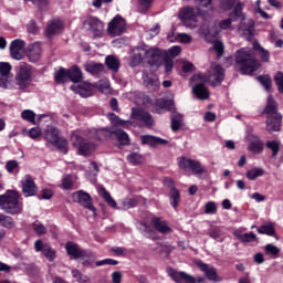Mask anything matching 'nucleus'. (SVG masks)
Here are the masks:
<instances>
[{"instance_id":"nucleus-1","label":"nucleus","mask_w":283,"mask_h":283,"mask_svg":"<svg viewBox=\"0 0 283 283\" xmlns=\"http://www.w3.org/2000/svg\"><path fill=\"white\" fill-rule=\"evenodd\" d=\"M235 62L240 65L241 74H253L260 70V62L255 60L251 49H242L235 54Z\"/></svg>"},{"instance_id":"nucleus-2","label":"nucleus","mask_w":283,"mask_h":283,"mask_svg":"<svg viewBox=\"0 0 283 283\" xmlns=\"http://www.w3.org/2000/svg\"><path fill=\"white\" fill-rule=\"evenodd\" d=\"M160 59H163V50L138 46L134 50L133 63L138 65V63H148V65H156Z\"/></svg>"},{"instance_id":"nucleus-3","label":"nucleus","mask_w":283,"mask_h":283,"mask_svg":"<svg viewBox=\"0 0 283 283\" xmlns=\"http://www.w3.org/2000/svg\"><path fill=\"white\" fill-rule=\"evenodd\" d=\"M0 209L10 216H17L23 211V203L19 201V193L14 190H8L0 195Z\"/></svg>"},{"instance_id":"nucleus-4","label":"nucleus","mask_w":283,"mask_h":283,"mask_svg":"<svg viewBox=\"0 0 283 283\" xmlns=\"http://www.w3.org/2000/svg\"><path fill=\"white\" fill-rule=\"evenodd\" d=\"M92 87H96L99 92H102V94H109V92H112L109 80L106 78L99 80L93 85L87 82L78 85H72L70 90L75 92V94H80L82 98H90V96H92Z\"/></svg>"},{"instance_id":"nucleus-5","label":"nucleus","mask_w":283,"mask_h":283,"mask_svg":"<svg viewBox=\"0 0 283 283\" xmlns=\"http://www.w3.org/2000/svg\"><path fill=\"white\" fill-rule=\"evenodd\" d=\"M235 21L233 17L230 15L229 19L222 20L218 23V27L209 28V22H205L201 27H199V35L205 38L207 43H211L216 36L222 32V30H229L231 24Z\"/></svg>"},{"instance_id":"nucleus-6","label":"nucleus","mask_w":283,"mask_h":283,"mask_svg":"<svg viewBox=\"0 0 283 283\" xmlns=\"http://www.w3.org/2000/svg\"><path fill=\"white\" fill-rule=\"evenodd\" d=\"M65 250L67 252V255H70L71 260H82L83 266H90L94 264V261L96 260L94 253L81 249L78 244L72 241L65 244Z\"/></svg>"},{"instance_id":"nucleus-7","label":"nucleus","mask_w":283,"mask_h":283,"mask_svg":"<svg viewBox=\"0 0 283 283\" xmlns=\"http://www.w3.org/2000/svg\"><path fill=\"white\" fill-rule=\"evenodd\" d=\"M71 142L72 145L76 147L81 156H90L92 151L96 150V144L85 142V139L81 136V133L78 130L72 133Z\"/></svg>"},{"instance_id":"nucleus-8","label":"nucleus","mask_w":283,"mask_h":283,"mask_svg":"<svg viewBox=\"0 0 283 283\" xmlns=\"http://www.w3.org/2000/svg\"><path fill=\"white\" fill-rule=\"evenodd\" d=\"M17 85L20 90H25L32 83V66L25 62L20 63L15 75Z\"/></svg>"},{"instance_id":"nucleus-9","label":"nucleus","mask_w":283,"mask_h":283,"mask_svg":"<svg viewBox=\"0 0 283 283\" xmlns=\"http://www.w3.org/2000/svg\"><path fill=\"white\" fill-rule=\"evenodd\" d=\"M191 82L196 83L195 86H192V93L195 96H197L199 101H207V98H209V90L205 86L207 77L202 74H196L191 77Z\"/></svg>"},{"instance_id":"nucleus-10","label":"nucleus","mask_w":283,"mask_h":283,"mask_svg":"<svg viewBox=\"0 0 283 283\" xmlns=\"http://www.w3.org/2000/svg\"><path fill=\"white\" fill-rule=\"evenodd\" d=\"M179 19L184 21V25L190 30H196L198 25V17H196V11L193 7H186L179 11Z\"/></svg>"},{"instance_id":"nucleus-11","label":"nucleus","mask_w":283,"mask_h":283,"mask_svg":"<svg viewBox=\"0 0 283 283\" xmlns=\"http://www.w3.org/2000/svg\"><path fill=\"white\" fill-rule=\"evenodd\" d=\"M206 80L216 87V85H221L224 81V69L220 66V64H211L210 69L208 70V77Z\"/></svg>"},{"instance_id":"nucleus-12","label":"nucleus","mask_w":283,"mask_h":283,"mask_svg":"<svg viewBox=\"0 0 283 283\" xmlns=\"http://www.w3.org/2000/svg\"><path fill=\"white\" fill-rule=\"evenodd\" d=\"M72 198L73 201L77 202V205L88 209V211L93 212V216H96V208H94V205L92 203V196H90V193L84 190H77L73 192Z\"/></svg>"},{"instance_id":"nucleus-13","label":"nucleus","mask_w":283,"mask_h":283,"mask_svg":"<svg viewBox=\"0 0 283 283\" xmlns=\"http://www.w3.org/2000/svg\"><path fill=\"white\" fill-rule=\"evenodd\" d=\"M125 30H127V22L120 15L115 17L108 23L107 32L112 36H120V34H123Z\"/></svg>"},{"instance_id":"nucleus-14","label":"nucleus","mask_w":283,"mask_h":283,"mask_svg":"<svg viewBox=\"0 0 283 283\" xmlns=\"http://www.w3.org/2000/svg\"><path fill=\"white\" fill-rule=\"evenodd\" d=\"M84 28L93 34V36H103V32H105V23L98 20L97 18H88L84 22Z\"/></svg>"},{"instance_id":"nucleus-15","label":"nucleus","mask_w":283,"mask_h":283,"mask_svg":"<svg viewBox=\"0 0 283 283\" xmlns=\"http://www.w3.org/2000/svg\"><path fill=\"white\" fill-rule=\"evenodd\" d=\"M113 132L114 129L112 128H91L85 130L84 135L92 140H108V138L112 139Z\"/></svg>"},{"instance_id":"nucleus-16","label":"nucleus","mask_w":283,"mask_h":283,"mask_svg":"<svg viewBox=\"0 0 283 283\" xmlns=\"http://www.w3.org/2000/svg\"><path fill=\"white\" fill-rule=\"evenodd\" d=\"M197 266H198V269H200L201 272H203V275L210 282H221L222 281V279H220V276L218 275V270L214 266L209 265L202 261H198Z\"/></svg>"},{"instance_id":"nucleus-17","label":"nucleus","mask_w":283,"mask_h":283,"mask_svg":"<svg viewBox=\"0 0 283 283\" xmlns=\"http://www.w3.org/2000/svg\"><path fill=\"white\" fill-rule=\"evenodd\" d=\"M65 30V24L60 19L50 20L46 30H45V36L48 39H51V36H54L55 34H61Z\"/></svg>"},{"instance_id":"nucleus-18","label":"nucleus","mask_w":283,"mask_h":283,"mask_svg":"<svg viewBox=\"0 0 283 283\" xmlns=\"http://www.w3.org/2000/svg\"><path fill=\"white\" fill-rule=\"evenodd\" d=\"M25 50V42L23 40H13L10 44V54L15 61L23 59V52Z\"/></svg>"},{"instance_id":"nucleus-19","label":"nucleus","mask_w":283,"mask_h":283,"mask_svg":"<svg viewBox=\"0 0 283 283\" xmlns=\"http://www.w3.org/2000/svg\"><path fill=\"white\" fill-rule=\"evenodd\" d=\"M248 140V151H251V154L258 155L262 154V150L264 149V144H262V140H260V137L249 134L247 137Z\"/></svg>"},{"instance_id":"nucleus-20","label":"nucleus","mask_w":283,"mask_h":283,"mask_svg":"<svg viewBox=\"0 0 283 283\" xmlns=\"http://www.w3.org/2000/svg\"><path fill=\"white\" fill-rule=\"evenodd\" d=\"M132 118H135V120H140L147 127H151L154 125V117H151V114L140 108L132 109Z\"/></svg>"},{"instance_id":"nucleus-21","label":"nucleus","mask_w":283,"mask_h":283,"mask_svg":"<svg viewBox=\"0 0 283 283\" xmlns=\"http://www.w3.org/2000/svg\"><path fill=\"white\" fill-rule=\"evenodd\" d=\"M34 249L38 252L41 251L46 260H49L50 262H54L56 258V252H54V250L50 248V244L43 243V241L41 240H36L34 242Z\"/></svg>"},{"instance_id":"nucleus-22","label":"nucleus","mask_w":283,"mask_h":283,"mask_svg":"<svg viewBox=\"0 0 283 283\" xmlns=\"http://www.w3.org/2000/svg\"><path fill=\"white\" fill-rule=\"evenodd\" d=\"M167 273H168L169 277H171L175 282L196 283V279L193 276H191L185 272H178V271L174 270L172 268H168Z\"/></svg>"},{"instance_id":"nucleus-23","label":"nucleus","mask_w":283,"mask_h":283,"mask_svg":"<svg viewBox=\"0 0 283 283\" xmlns=\"http://www.w3.org/2000/svg\"><path fill=\"white\" fill-rule=\"evenodd\" d=\"M143 81L148 90H158V87H160L158 75L153 72L143 71Z\"/></svg>"},{"instance_id":"nucleus-24","label":"nucleus","mask_w":283,"mask_h":283,"mask_svg":"<svg viewBox=\"0 0 283 283\" xmlns=\"http://www.w3.org/2000/svg\"><path fill=\"white\" fill-rule=\"evenodd\" d=\"M21 118L23 120H27L28 123H31V125H39L43 118H48L46 114H40L38 115V120H36V113L32 109H24L21 113Z\"/></svg>"},{"instance_id":"nucleus-25","label":"nucleus","mask_w":283,"mask_h":283,"mask_svg":"<svg viewBox=\"0 0 283 283\" xmlns=\"http://www.w3.org/2000/svg\"><path fill=\"white\" fill-rule=\"evenodd\" d=\"M21 182H22V192L27 198H30V196H34V193H36V184H34V180H32V177L25 176Z\"/></svg>"},{"instance_id":"nucleus-26","label":"nucleus","mask_w":283,"mask_h":283,"mask_svg":"<svg viewBox=\"0 0 283 283\" xmlns=\"http://www.w3.org/2000/svg\"><path fill=\"white\" fill-rule=\"evenodd\" d=\"M151 224L159 233H171V227H169V223L166 220H163V218L154 217Z\"/></svg>"},{"instance_id":"nucleus-27","label":"nucleus","mask_w":283,"mask_h":283,"mask_svg":"<svg viewBox=\"0 0 283 283\" xmlns=\"http://www.w3.org/2000/svg\"><path fill=\"white\" fill-rule=\"evenodd\" d=\"M140 139L142 145H149V147H158V145H168L169 143L167 139L151 135H143Z\"/></svg>"},{"instance_id":"nucleus-28","label":"nucleus","mask_w":283,"mask_h":283,"mask_svg":"<svg viewBox=\"0 0 283 283\" xmlns=\"http://www.w3.org/2000/svg\"><path fill=\"white\" fill-rule=\"evenodd\" d=\"M28 59L31 63H36L41 60V44L35 42L28 49Z\"/></svg>"},{"instance_id":"nucleus-29","label":"nucleus","mask_w":283,"mask_h":283,"mask_svg":"<svg viewBox=\"0 0 283 283\" xmlns=\"http://www.w3.org/2000/svg\"><path fill=\"white\" fill-rule=\"evenodd\" d=\"M280 127H282V115L268 116V132H280Z\"/></svg>"},{"instance_id":"nucleus-30","label":"nucleus","mask_w":283,"mask_h":283,"mask_svg":"<svg viewBox=\"0 0 283 283\" xmlns=\"http://www.w3.org/2000/svg\"><path fill=\"white\" fill-rule=\"evenodd\" d=\"M253 28H255V21H253V19H241L239 32H242V34H248V36H253Z\"/></svg>"},{"instance_id":"nucleus-31","label":"nucleus","mask_w":283,"mask_h":283,"mask_svg":"<svg viewBox=\"0 0 283 283\" xmlns=\"http://www.w3.org/2000/svg\"><path fill=\"white\" fill-rule=\"evenodd\" d=\"M85 71L88 72V74H92V76H101L103 72H105V65L102 63L96 62H88L85 64Z\"/></svg>"},{"instance_id":"nucleus-32","label":"nucleus","mask_w":283,"mask_h":283,"mask_svg":"<svg viewBox=\"0 0 283 283\" xmlns=\"http://www.w3.org/2000/svg\"><path fill=\"white\" fill-rule=\"evenodd\" d=\"M59 129L54 126H48L44 130V140L46 143H50L51 145H54V143H59Z\"/></svg>"},{"instance_id":"nucleus-33","label":"nucleus","mask_w":283,"mask_h":283,"mask_svg":"<svg viewBox=\"0 0 283 283\" xmlns=\"http://www.w3.org/2000/svg\"><path fill=\"white\" fill-rule=\"evenodd\" d=\"M112 140H117L119 145H129V135L123 129H113Z\"/></svg>"},{"instance_id":"nucleus-34","label":"nucleus","mask_w":283,"mask_h":283,"mask_svg":"<svg viewBox=\"0 0 283 283\" xmlns=\"http://www.w3.org/2000/svg\"><path fill=\"white\" fill-rule=\"evenodd\" d=\"M190 171H192L193 176H196L197 178H202L208 174L207 166L202 165V163L196 159H193L192 161Z\"/></svg>"},{"instance_id":"nucleus-35","label":"nucleus","mask_w":283,"mask_h":283,"mask_svg":"<svg viewBox=\"0 0 283 283\" xmlns=\"http://www.w3.org/2000/svg\"><path fill=\"white\" fill-rule=\"evenodd\" d=\"M69 81L72 83H81L83 81V72L76 65L69 69Z\"/></svg>"},{"instance_id":"nucleus-36","label":"nucleus","mask_w":283,"mask_h":283,"mask_svg":"<svg viewBox=\"0 0 283 283\" xmlns=\"http://www.w3.org/2000/svg\"><path fill=\"white\" fill-rule=\"evenodd\" d=\"M264 113L268 114V116H280L277 113V104H275V99H273V96L268 97V105L265 106Z\"/></svg>"},{"instance_id":"nucleus-37","label":"nucleus","mask_w":283,"mask_h":283,"mask_svg":"<svg viewBox=\"0 0 283 283\" xmlns=\"http://www.w3.org/2000/svg\"><path fill=\"white\" fill-rule=\"evenodd\" d=\"M253 48H254L255 52H258L260 60L263 63H269V60L271 59V54L269 53V51H266V49L262 48V45H260V43H258V42H254Z\"/></svg>"},{"instance_id":"nucleus-38","label":"nucleus","mask_w":283,"mask_h":283,"mask_svg":"<svg viewBox=\"0 0 283 283\" xmlns=\"http://www.w3.org/2000/svg\"><path fill=\"white\" fill-rule=\"evenodd\" d=\"M0 226L4 229H14V227H17V221L10 216L0 213Z\"/></svg>"},{"instance_id":"nucleus-39","label":"nucleus","mask_w":283,"mask_h":283,"mask_svg":"<svg viewBox=\"0 0 283 283\" xmlns=\"http://www.w3.org/2000/svg\"><path fill=\"white\" fill-rule=\"evenodd\" d=\"M177 163H178L179 169H181L182 171H191L193 159L188 157H178Z\"/></svg>"},{"instance_id":"nucleus-40","label":"nucleus","mask_w":283,"mask_h":283,"mask_svg":"<svg viewBox=\"0 0 283 283\" xmlns=\"http://www.w3.org/2000/svg\"><path fill=\"white\" fill-rule=\"evenodd\" d=\"M54 78L55 83L57 84L67 83V81H70L69 70L61 67L59 71L55 72Z\"/></svg>"},{"instance_id":"nucleus-41","label":"nucleus","mask_w":283,"mask_h":283,"mask_svg":"<svg viewBox=\"0 0 283 283\" xmlns=\"http://www.w3.org/2000/svg\"><path fill=\"white\" fill-rule=\"evenodd\" d=\"M105 63L112 72H118V67H120V61L114 55L106 56Z\"/></svg>"},{"instance_id":"nucleus-42","label":"nucleus","mask_w":283,"mask_h":283,"mask_svg":"<svg viewBox=\"0 0 283 283\" xmlns=\"http://www.w3.org/2000/svg\"><path fill=\"white\" fill-rule=\"evenodd\" d=\"M258 233L261 235H275V226L271 222L264 223L258 228Z\"/></svg>"},{"instance_id":"nucleus-43","label":"nucleus","mask_w":283,"mask_h":283,"mask_svg":"<svg viewBox=\"0 0 283 283\" xmlns=\"http://www.w3.org/2000/svg\"><path fill=\"white\" fill-rule=\"evenodd\" d=\"M98 193H99V196L103 197L105 202H107V205H109V207H113V209H116V207H117L116 200H114V198H112V195H109V192L104 187L98 188Z\"/></svg>"},{"instance_id":"nucleus-44","label":"nucleus","mask_w":283,"mask_h":283,"mask_svg":"<svg viewBox=\"0 0 283 283\" xmlns=\"http://www.w3.org/2000/svg\"><path fill=\"white\" fill-rule=\"evenodd\" d=\"M14 85V76L0 74V87L3 90H12Z\"/></svg>"},{"instance_id":"nucleus-45","label":"nucleus","mask_w":283,"mask_h":283,"mask_svg":"<svg viewBox=\"0 0 283 283\" xmlns=\"http://www.w3.org/2000/svg\"><path fill=\"white\" fill-rule=\"evenodd\" d=\"M71 275L77 283H92L90 276L82 274L78 270H72Z\"/></svg>"},{"instance_id":"nucleus-46","label":"nucleus","mask_w":283,"mask_h":283,"mask_svg":"<svg viewBox=\"0 0 283 283\" xmlns=\"http://www.w3.org/2000/svg\"><path fill=\"white\" fill-rule=\"evenodd\" d=\"M264 251L266 253V255H271V258H273L274 260H277V258H280V248H277L276 245L274 244H266L264 247Z\"/></svg>"},{"instance_id":"nucleus-47","label":"nucleus","mask_w":283,"mask_h":283,"mask_svg":"<svg viewBox=\"0 0 283 283\" xmlns=\"http://www.w3.org/2000/svg\"><path fill=\"white\" fill-rule=\"evenodd\" d=\"M169 200L171 207H174V209H177L178 205H180V191L177 190V188L169 191Z\"/></svg>"},{"instance_id":"nucleus-48","label":"nucleus","mask_w":283,"mask_h":283,"mask_svg":"<svg viewBox=\"0 0 283 283\" xmlns=\"http://www.w3.org/2000/svg\"><path fill=\"white\" fill-rule=\"evenodd\" d=\"M263 175L264 170L262 168H252L245 174L248 180H256V178H262Z\"/></svg>"},{"instance_id":"nucleus-49","label":"nucleus","mask_w":283,"mask_h":283,"mask_svg":"<svg viewBox=\"0 0 283 283\" xmlns=\"http://www.w3.org/2000/svg\"><path fill=\"white\" fill-rule=\"evenodd\" d=\"M182 127V115L175 113L171 117V129L178 132Z\"/></svg>"},{"instance_id":"nucleus-50","label":"nucleus","mask_w":283,"mask_h":283,"mask_svg":"<svg viewBox=\"0 0 283 283\" xmlns=\"http://www.w3.org/2000/svg\"><path fill=\"white\" fill-rule=\"evenodd\" d=\"M242 8H244V3L238 2L234 7L233 13H231L230 17H232V19L239 18L244 21L245 15L242 13Z\"/></svg>"},{"instance_id":"nucleus-51","label":"nucleus","mask_w":283,"mask_h":283,"mask_svg":"<svg viewBox=\"0 0 283 283\" xmlns=\"http://www.w3.org/2000/svg\"><path fill=\"white\" fill-rule=\"evenodd\" d=\"M33 231L36 233V235H45L48 233V228L41 223V221H35L32 224Z\"/></svg>"},{"instance_id":"nucleus-52","label":"nucleus","mask_w":283,"mask_h":283,"mask_svg":"<svg viewBox=\"0 0 283 283\" xmlns=\"http://www.w3.org/2000/svg\"><path fill=\"white\" fill-rule=\"evenodd\" d=\"M127 160L130 163V165H142L145 159L143 158V155L138 153H132L127 156Z\"/></svg>"},{"instance_id":"nucleus-53","label":"nucleus","mask_w":283,"mask_h":283,"mask_svg":"<svg viewBox=\"0 0 283 283\" xmlns=\"http://www.w3.org/2000/svg\"><path fill=\"white\" fill-rule=\"evenodd\" d=\"M0 74L3 76H14L12 75V65L8 62H0Z\"/></svg>"},{"instance_id":"nucleus-54","label":"nucleus","mask_w":283,"mask_h":283,"mask_svg":"<svg viewBox=\"0 0 283 283\" xmlns=\"http://www.w3.org/2000/svg\"><path fill=\"white\" fill-rule=\"evenodd\" d=\"M217 211H218V206L216 205V202L208 201L205 205L203 213H206V216H213Z\"/></svg>"},{"instance_id":"nucleus-55","label":"nucleus","mask_w":283,"mask_h":283,"mask_svg":"<svg viewBox=\"0 0 283 283\" xmlns=\"http://www.w3.org/2000/svg\"><path fill=\"white\" fill-rule=\"evenodd\" d=\"M62 187L63 189H72V187H74V181L72 180V176L70 175H65L63 178H62Z\"/></svg>"},{"instance_id":"nucleus-56","label":"nucleus","mask_w":283,"mask_h":283,"mask_svg":"<svg viewBox=\"0 0 283 283\" xmlns=\"http://www.w3.org/2000/svg\"><path fill=\"white\" fill-rule=\"evenodd\" d=\"M212 49L217 52L218 56H222V54H224V44L219 40L213 42Z\"/></svg>"},{"instance_id":"nucleus-57","label":"nucleus","mask_w":283,"mask_h":283,"mask_svg":"<svg viewBox=\"0 0 283 283\" xmlns=\"http://www.w3.org/2000/svg\"><path fill=\"white\" fill-rule=\"evenodd\" d=\"M116 264H118V261L114 259H104L102 261H97L95 263V266H105V265L116 266Z\"/></svg>"},{"instance_id":"nucleus-58","label":"nucleus","mask_w":283,"mask_h":283,"mask_svg":"<svg viewBox=\"0 0 283 283\" xmlns=\"http://www.w3.org/2000/svg\"><path fill=\"white\" fill-rule=\"evenodd\" d=\"M235 6V0H220L221 10H231Z\"/></svg>"},{"instance_id":"nucleus-59","label":"nucleus","mask_w":283,"mask_h":283,"mask_svg":"<svg viewBox=\"0 0 283 283\" xmlns=\"http://www.w3.org/2000/svg\"><path fill=\"white\" fill-rule=\"evenodd\" d=\"M274 81H275L279 92L281 94H283V73L282 72L276 73Z\"/></svg>"},{"instance_id":"nucleus-60","label":"nucleus","mask_w":283,"mask_h":283,"mask_svg":"<svg viewBox=\"0 0 283 283\" xmlns=\"http://www.w3.org/2000/svg\"><path fill=\"white\" fill-rule=\"evenodd\" d=\"M258 81L261 82L263 87H265L266 92H269V90H271V77L269 75L259 76Z\"/></svg>"},{"instance_id":"nucleus-61","label":"nucleus","mask_w":283,"mask_h":283,"mask_svg":"<svg viewBox=\"0 0 283 283\" xmlns=\"http://www.w3.org/2000/svg\"><path fill=\"white\" fill-rule=\"evenodd\" d=\"M53 145H55V147H57L62 154H67V140L60 138L59 142L53 143Z\"/></svg>"},{"instance_id":"nucleus-62","label":"nucleus","mask_w":283,"mask_h":283,"mask_svg":"<svg viewBox=\"0 0 283 283\" xmlns=\"http://www.w3.org/2000/svg\"><path fill=\"white\" fill-rule=\"evenodd\" d=\"M266 147L268 149H271L272 156H277V151H280V144L276 142H268Z\"/></svg>"},{"instance_id":"nucleus-63","label":"nucleus","mask_w":283,"mask_h":283,"mask_svg":"<svg viewBox=\"0 0 283 283\" xmlns=\"http://www.w3.org/2000/svg\"><path fill=\"white\" fill-rule=\"evenodd\" d=\"M123 209H133V207H136L138 205V201L136 199H124L122 201Z\"/></svg>"},{"instance_id":"nucleus-64","label":"nucleus","mask_w":283,"mask_h":283,"mask_svg":"<svg viewBox=\"0 0 283 283\" xmlns=\"http://www.w3.org/2000/svg\"><path fill=\"white\" fill-rule=\"evenodd\" d=\"M180 52H182V48L175 45L168 50V55L170 59H176V56H179Z\"/></svg>"}]
</instances>
